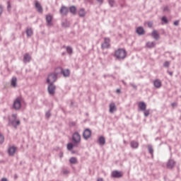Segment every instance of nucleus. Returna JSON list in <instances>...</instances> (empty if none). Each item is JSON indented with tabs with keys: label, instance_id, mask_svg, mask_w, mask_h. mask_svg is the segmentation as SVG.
Segmentation results:
<instances>
[{
	"label": "nucleus",
	"instance_id": "de8ad7c7",
	"mask_svg": "<svg viewBox=\"0 0 181 181\" xmlns=\"http://www.w3.org/2000/svg\"><path fill=\"white\" fill-rule=\"evenodd\" d=\"M172 107H177V103H173L171 104Z\"/></svg>",
	"mask_w": 181,
	"mask_h": 181
},
{
	"label": "nucleus",
	"instance_id": "f257e3e1",
	"mask_svg": "<svg viewBox=\"0 0 181 181\" xmlns=\"http://www.w3.org/2000/svg\"><path fill=\"white\" fill-rule=\"evenodd\" d=\"M11 117L13 119H8V125L9 127H13L14 129H18V127L21 125V120L17 119L18 118L17 114H13L11 115Z\"/></svg>",
	"mask_w": 181,
	"mask_h": 181
},
{
	"label": "nucleus",
	"instance_id": "ddd939ff",
	"mask_svg": "<svg viewBox=\"0 0 181 181\" xmlns=\"http://www.w3.org/2000/svg\"><path fill=\"white\" fill-rule=\"evenodd\" d=\"M151 36L155 39V40H159L160 36L159 35V33L156 31V30H153L151 33Z\"/></svg>",
	"mask_w": 181,
	"mask_h": 181
},
{
	"label": "nucleus",
	"instance_id": "c756f323",
	"mask_svg": "<svg viewBox=\"0 0 181 181\" xmlns=\"http://www.w3.org/2000/svg\"><path fill=\"white\" fill-rule=\"evenodd\" d=\"M148 149L149 153L151 155L152 158H153V148L151 145H148Z\"/></svg>",
	"mask_w": 181,
	"mask_h": 181
},
{
	"label": "nucleus",
	"instance_id": "5701e85b",
	"mask_svg": "<svg viewBox=\"0 0 181 181\" xmlns=\"http://www.w3.org/2000/svg\"><path fill=\"white\" fill-rule=\"evenodd\" d=\"M86 9L84 8H81L78 11V15L80 16V18H84V16H86Z\"/></svg>",
	"mask_w": 181,
	"mask_h": 181
},
{
	"label": "nucleus",
	"instance_id": "603ef678",
	"mask_svg": "<svg viewBox=\"0 0 181 181\" xmlns=\"http://www.w3.org/2000/svg\"><path fill=\"white\" fill-rule=\"evenodd\" d=\"M1 181H8V179H6V178L4 177V178H2V179H1Z\"/></svg>",
	"mask_w": 181,
	"mask_h": 181
},
{
	"label": "nucleus",
	"instance_id": "c85d7f7f",
	"mask_svg": "<svg viewBox=\"0 0 181 181\" xmlns=\"http://www.w3.org/2000/svg\"><path fill=\"white\" fill-rule=\"evenodd\" d=\"M17 83L18 78H16V77H13L11 80V86H13V87H16Z\"/></svg>",
	"mask_w": 181,
	"mask_h": 181
},
{
	"label": "nucleus",
	"instance_id": "09e8293b",
	"mask_svg": "<svg viewBox=\"0 0 181 181\" xmlns=\"http://www.w3.org/2000/svg\"><path fill=\"white\" fill-rule=\"evenodd\" d=\"M116 93H117V94H120L121 90L120 89H117Z\"/></svg>",
	"mask_w": 181,
	"mask_h": 181
},
{
	"label": "nucleus",
	"instance_id": "a211bd4d",
	"mask_svg": "<svg viewBox=\"0 0 181 181\" xmlns=\"http://www.w3.org/2000/svg\"><path fill=\"white\" fill-rule=\"evenodd\" d=\"M130 146L132 149H137L138 146H139V143L136 141H132L130 142Z\"/></svg>",
	"mask_w": 181,
	"mask_h": 181
},
{
	"label": "nucleus",
	"instance_id": "cd10ccee",
	"mask_svg": "<svg viewBox=\"0 0 181 181\" xmlns=\"http://www.w3.org/2000/svg\"><path fill=\"white\" fill-rule=\"evenodd\" d=\"M156 45V44H155V42H148L146 43V47H148L149 49H152V47H155Z\"/></svg>",
	"mask_w": 181,
	"mask_h": 181
},
{
	"label": "nucleus",
	"instance_id": "f8f14e48",
	"mask_svg": "<svg viewBox=\"0 0 181 181\" xmlns=\"http://www.w3.org/2000/svg\"><path fill=\"white\" fill-rule=\"evenodd\" d=\"M60 13L62 15V16H66V15L69 13V8L63 6L60 9Z\"/></svg>",
	"mask_w": 181,
	"mask_h": 181
},
{
	"label": "nucleus",
	"instance_id": "6e6552de",
	"mask_svg": "<svg viewBox=\"0 0 181 181\" xmlns=\"http://www.w3.org/2000/svg\"><path fill=\"white\" fill-rule=\"evenodd\" d=\"M123 173L121 171L114 170L112 172V177H115V179H119L122 176H123Z\"/></svg>",
	"mask_w": 181,
	"mask_h": 181
},
{
	"label": "nucleus",
	"instance_id": "39448f33",
	"mask_svg": "<svg viewBox=\"0 0 181 181\" xmlns=\"http://www.w3.org/2000/svg\"><path fill=\"white\" fill-rule=\"evenodd\" d=\"M72 139L74 143L77 145V144H80V142H81V136L78 132H76L73 134Z\"/></svg>",
	"mask_w": 181,
	"mask_h": 181
},
{
	"label": "nucleus",
	"instance_id": "20e7f679",
	"mask_svg": "<svg viewBox=\"0 0 181 181\" xmlns=\"http://www.w3.org/2000/svg\"><path fill=\"white\" fill-rule=\"evenodd\" d=\"M13 110H15L16 111H19L21 108H22V104L21 103V98H17L13 104L12 106Z\"/></svg>",
	"mask_w": 181,
	"mask_h": 181
},
{
	"label": "nucleus",
	"instance_id": "4d7b16f0",
	"mask_svg": "<svg viewBox=\"0 0 181 181\" xmlns=\"http://www.w3.org/2000/svg\"><path fill=\"white\" fill-rule=\"evenodd\" d=\"M2 40V38L0 37V40Z\"/></svg>",
	"mask_w": 181,
	"mask_h": 181
},
{
	"label": "nucleus",
	"instance_id": "f03ea898",
	"mask_svg": "<svg viewBox=\"0 0 181 181\" xmlns=\"http://www.w3.org/2000/svg\"><path fill=\"white\" fill-rule=\"evenodd\" d=\"M115 57L117 60H124L127 57V51L124 49L119 48L115 52Z\"/></svg>",
	"mask_w": 181,
	"mask_h": 181
},
{
	"label": "nucleus",
	"instance_id": "f3484780",
	"mask_svg": "<svg viewBox=\"0 0 181 181\" xmlns=\"http://www.w3.org/2000/svg\"><path fill=\"white\" fill-rule=\"evenodd\" d=\"M117 111V106H115V103H111L110 105V114H114Z\"/></svg>",
	"mask_w": 181,
	"mask_h": 181
},
{
	"label": "nucleus",
	"instance_id": "1a4fd4ad",
	"mask_svg": "<svg viewBox=\"0 0 181 181\" xmlns=\"http://www.w3.org/2000/svg\"><path fill=\"white\" fill-rule=\"evenodd\" d=\"M83 136L84 139H89V138H91V130H90V129H86L83 133Z\"/></svg>",
	"mask_w": 181,
	"mask_h": 181
},
{
	"label": "nucleus",
	"instance_id": "2eb2a0df",
	"mask_svg": "<svg viewBox=\"0 0 181 181\" xmlns=\"http://www.w3.org/2000/svg\"><path fill=\"white\" fill-rule=\"evenodd\" d=\"M59 69L61 70L60 74H63L64 77H69V76H70V70L69 69L64 70L62 68H60Z\"/></svg>",
	"mask_w": 181,
	"mask_h": 181
},
{
	"label": "nucleus",
	"instance_id": "9d476101",
	"mask_svg": "<svg viewBox=\"0 0 181 181\" xmlns=\"http://www.w3.org/2000/svg\"><path fill=\"white\" fill-rule=\"evenodd\" d=\"M175 165H176V162L173 159H170L167 162V168L168 169H173L175 168Z\"/></svg>",
	"mask_w": 181,
	"mask_h": 181
},
{
	"label": "nucleus",
	"instance_id": "dca6fc26",
	"mask_svg": "<svg viewBox=\"0 0 181 181\" xmlns=\"http://www.w3.org/2000/svg\"><path fill=\"white\" fill-rule=\"evenodd\" d=\"M153 86L156 88H160L162 87V82L159 79H156L153 82Z\"/></svg>",
	"mask_w": 181,
	"mask_h": 181
},
{
	"label": "nucleus",
	"instance_id": "a878e982",
	"mask_svg": "<svg viewBox=\"0 0 181 181\" xmlns=\"http://www.w3.org/2000/svg\"><path fill=\"white\" fill-rule=\"evenodd\" d=\"M69 11L71 13H72L73 15H76V13L77 12V8L75 6H72L69 7Z\"/></svg>",
	"mask_w": 181,
	"mask_h": 181
},
{
	"label": "nucleus",
	"instance_id": "c03bdc74",
	"mask_svg": "<svg viewBox=\"0 0 181 181\" xmlns=\"http://www.w3.org/2000/svg\"><path fill=\"white\" fill-rule=\"evenodd\" d=\"M45 117L47 118H49L50 117V112H47L46 114H45Z\"/></svg>",
	"mask_w": 181,
	"mask_h": 181
},
{
	"label": "nucleus",
	"instance_id": "2f4dec72",
	"mask_svg": "<svg viewBox=\"0 0 181 181\" xmlns=\"http://www.w3.org/2000/svg\"><path fill=\"white\" fill-rule=\"evenodd\" d=\"M66 52L69 54H73V48L71 47H66Z\"/></svg>",
	"mask_w": 181,
	"mask_h": 181
},
{
	"label": "nucleus",
	"instance_id": "7ed1b4c3",
	"mask_svg": "<svg viewBox=\"0 0 181 181\" xmlns=\"http://www.w3.org/2000/svg\"><path fill=\"white\" fill-rule=\"evenodd\" d=\"M57 81V74L52 73L49 74L47 78V84H54Z\"/></svg>",
	"mask_w": 181,
	"mask_h": 181
},
{
	"label": "nucleus",
	"instance_id": "423d86ee",
	"mask_svg": "<svg viewBox=\"0 0 181 181\" xmlns=\"http://www.w3.org/2000/svg\"><path fill=\"white\" fill-rule=\"evenodd\" d=\"M111 42V40H110L109 37H105L104 38V42L101 45V49L103 50L105 49H110L111 45H110V42Z\"/></svg>",
	"mask_w": 181,
	"mask_h": 181
},
{
	"label": "nucleus",
	"instance_id": "79ce46f5",
	"mask_svg": "<svg viewBox=\"0 0 181 181\" xmlns=\"http://www.w3.org/2000/svg\"><path fill=\"white\" fill-rule=\"evenodd\" d=\"M7 4H8L7 6L8 11H11V1H8Z\"/></svg>",
	"mask_w": 181,
	"mask_h": 181
},
{
	"label": "nucleus",
	"instance_id": "e433bc0d",
	"mask_svg": "<svg viewBox=\"0 0 181 181\" xmlns=\"http://www.w3.org/2000/svg\"><path fill=\"white\" fill-rule=\"evenodd\" d=\"M164 67H169L170 66V62L169 61H165L163 64Z\"/></svg>",
	"mask_w": 181,
	"mask_h": 181
},
{
	"label": "nucleus",
	"instance_id": "393cba45",
	"mask_svg": "<svg viewBox=\"0 0 181 181\" xmlns=\"http://www.w3.org/2000/svg\"><path fill=\"white\" fill-rule=\"evenodd\" d=\"M98 142H99V145H102V146L105 145V138L104 136H101L98 139Z\"/></svg>",
	"mask_w": 181,
	"mask_h": 181
},
{
	"label": "nucleus",
	"instance_id": "a18cd8bd",
	"mask_svg": "<svg viewBox=\"0 0 181 181\" xmlns=\"http://www.w3.org/2000/svg\"><path fill=\"white\" fill-rule=\"evenodd\" d=\"M148 28H152V26H153V23L152 22H149L148 23Z\"/></svg>",
	"mask_w": 181,
	"mask_h": 181
},
{
	"label": "nucleus",
	"instance_id": "aec40b11",
	"mask_svg": "<svg viewBox=\"0 0 181 181\" xmlns=\"http://www.w3.org/2000/svg\"><path fill=\"white\" fill-rule=\"evenodd\" d=\"M8 152L10 156H12V155H13L16 152V147L15 146L10 147L8 150Z\"/></svg>",
	"mask_w": 181,
	"mask_h": 181
},
{
	"label": "nucleus",
	"instance_id": "49530a36",
	"mask_svg": "<svg viewBox=\"0 0 181 181\" xmlns=\"http://www.w3.org/2000/svg\"><path fill=\"white\" fill-rule=\"evenodd\" d=\"M174 25H175V26H179V21H175L174 22Z\"/></svg>",
	"mask_w": 181,
	"mask_h": 181
},
{
	"label": "nucleus",
	"instance_id": "4c0bfd02",
	"mask_svg": "<svg viewBox=\"0 0 181 181\" xmlns=\"http://www.w3.org/2000/svg\"><path fill=\"white\" fill-rule=\"evenodd\" d=\"M115 1L114 0H109V5L112 7L114 6V4H115Z\"/></svg>",
	"mask_w": 181,
	"mask_h": 181
},
{
	"label": "nucleus",
	"instance_id": "6e6d98bb",
	"mask_svg": "<svg viewBox=\"0 0 181 181\" xmlns=\"http://www.w3.org/2000/svg\"><path fill=\"white\" fill-rule=\"evenodd\" d=\"M123 84H124V86H127V83L124 81H123Z\"/></svg>",
	"mask_w": 181,
	"mask_h": 181
},
{
	"label": "nucleus",
	"instance_id": "9b49d317",
	"mask_svg": "<svg viewBox=\"0 0 181 181\" xmlns=\"http://www.w3.org/2000/svg\"><path fill=\"white\" fill-rule=\"evenodd\" d=\"M35 6L39 13H43V7H42V5L40 3H39V1H35Z\"/></svg>",
	"mask_w": 181,
	"mask_h": 181
},
{
	"label": "nucleus",
	"instance_id": "0eeeda50",
	"mask_svg": "<svg viewBox=\"0 0 181 181\" xmlns=\"http://www.w3.org/2000/svg\"><path fill=\"white\" fill-rule=\"evenodd\" d=\"M47 90L49 95H54V94H56V85L54 83H48Z\"/></svg>",
	"mask_w": 181,
	"mask_h": 181
},
{
	"label": "nucleus",
	"instance_id": "6ab92c4d",
	"mask_svg": "<svg viewBox=\"0 0 181 181\" xmlns=\"http://www.w3.org/2000/svg\"><path fill=\"white\" fill-rule=\"evenodd\" d=\"M23 60L25 63H29L32 60V57L29 54L26 53L23 57Z\"/></svg>",
	"mask_w": 181,
	"mask_h": 181
},
{
	"label": "nucleus",
	"instance_id": "72a5a7b5",
	"mask_svg": "<svg viewBox=\"0 0 181 181\" xmlns=\"http://www.w3.org/2000/svg\"><path fill=\"white\" fill-rule=\"evenodd\" d=\"M62 28H69V22H67V21L62 22Z\"/></svg>",
	"mask_w": 181,
	"mask_h": 181
},
{
	"label": "nucleus",
	"instance_id": "a19ab883",
	"mask_svg": "<svg viewBox=\"0 0 181 181\" xmlns=\"http://www.w3.org/2000/svg\"><path fill=\"white\" fill-rule=\"evenodd\" d=\"M130 86H131L133 88H134V90H136V88H138V87L136 86V85H135V83H130Z\"/></svg>",
	"mask_w": 181,
	"mask_h": 181
},
{
	"label": "nucleus",
	"instance_id": "b1692460",
	"mask_svg": "<svg viewBox=\"0 0 181 181\" xmlns=\"http://www.w3.org/2000/svg\"><path fill=\"white\" fill-rule=\"evenodd\" d=\"M52 16L48 15L46 16V22H47L48 26L52 25Z\"/></svg>",
	"mask_w": 181,
	"mask_h": 181
},
{
	"label": "nucleus",
	"instance_id": "37998d69",
	"mask_svg": "<svg viewBox=\"0 0 181 181\" xmlns=\"http://www.w3.org/2000/svg\"><path fill=\"white\" fill-rule=\"evenodd\" d=\"M97 2H98V4H100V5H103V4H104V0H96Z\"/></svg>",
	"mask_w": 181,
	"mask_h": 181
},
{
	"label": "nucleus",
	"instance_id": "3c124183",
	"mask_svg": "<svg viewBox=\"0 0 181 181\" xmlns=\"http://www.w3.org/2000/svg\"><path fill=\"white\" fill-rule=\"evenodd\" d=\"M63 157V152H61L60 153H59V158H62Z\"/></svg>",
	"mask_w": 181,
	"mask_h": 181
},
{
	"label": "nucleus",
	"instance_id": "473e14b6",
	"mask_svg": "<svg viewBox=\"0 0 181 181\" xmlns=\"http://www.w3.org/2000/svg\"><path fill=\"white\" fill-rule=\"evenodd\" d=\"M4 141H5V136H4V134L0 133V144H4Z\"/></svg>",
	"mask_w": 181,
	"mask_h": 181
},
{
	"label": "nucleus",
	"instance_id": "4468645a",
	"mask_svg": "<svg viewBox=\"0 0 181 181\" xmlns=\"http://www.w3.org/2000/svg\"><path fill=\"white\" fill-rule=\"evenodd\" d=\"M138 107L140 111H145L146 110V103H145V102H139Z\"/></svg>",
	"mask_w": 181,
	"mask_h": 181
},
{
	"label": "nucleus",
	"instance_id": "8fccbe9b",
	"mask_svg": "<svg viewBox=\"0 0 181 181\" xmlns=\"http://www.w3.org/2000/svg\"><path fill=\"white\" fill-rule=\"evenodd\" d=\"M168 74H170V76H173V71H168Z\"/></svg>",
	"mask_w": 181,
	"mask_h": 181
},
{
	"label": "nucleus",
	"instance_id": "5fc2aeb1",
	"mask_svg": "<svg viewBox=\"0 0 181 181\" xmlns=\"http://www.w3.org/2000/svg\"><path fill=\"white\" fill-rule=\"evenodd\" d=\"M71 153H76V151H71Z\"/></svg>",
	"mask_w": 181,
	"mask_h": 181
},
{
	"label": "nucleus",
	"instance_id": "7c9ffc66",
	"mask_svg": "<svg viewBox=\"0 0 181 181\" xmlns=\"http://www.w3.org/2000/svg\"><path fill=\"white\" fill-rule=\"evenodd\" d=\"M69 162L73 165H76L77 163V158L76 157H72L69 159Z\"/></svg>",
	"mask_w": 181,
	"mask_h": 181
},
{
	"label": "nucleus",
	"instance_id": "f704fd0d",
	"mask_svg": "<svg viewBox=\"0 0 181 181\" xmlns=\"http://www.w3.org/2000/svg\"><path fill=\"white\" fill-rule=\"evenodd\" d=\"M144 117H149V114H151V110H144Z\"/></svg>",
	"mask_w": 181,
	"mask_h": 181
},
{
	"label": "nucleus",
	"instance_id": "412c9836",
	"mask_svg": "<svg viewBox=\"0 0 181 181\" xmlns=\"http://www.w3.org/2000/svg\"><path fill=\"white\" fill-rule=\"evenodd\" d=\"M136 32L139 35H145V30H144V28H142V27L137 28Z\"/></svg>",
	"mask_w": 181,
	"mask_h": 181
},
{
	"label": "nucleus",
	"instance_id": "58836bf2",
	"mask_svg": "<svg viewBox=\"0 0 181 181\" xmlns=\"http://www.w3.org/2000/svg\"><path fill=\"white\" fill-rule=\"evenodd\" d=\"M163 12H169V7L167 6H164Z\"/></svg>",
	"mask_w": 181,
	"mask_h": 181
},
{
	"label": "nucleus",
	"instance_id": "c9c22d12",
	"mask_svg": "<svg viewBox=\"0 0 181 181\" xmlns=\"http://www.w3.org/2000/svg\"><path fill=\"white\" fill-rule=\"evenodd\" d=\"M161 21L165 23H169V21H168V18H166L165 16H163Z\"/></svg>",
	"mask_w": 181,
	"mask_h": 181
},
{
	"label": "nucleus",
	"instance_id": "bb28decb",
	"mask_svg": "<svg viewBox=\"0 0 181 181\" xmlns=\"http://www.w3.org/2000/svg\"><path fill=\"white\" fill-rule=\"evenodd\" d=\"M74 146H77L76 144H73V143H69L67 144V150L68 151H71V149H73V148H74Z\"/></svg>",
	"mask_w": 181,
	"mask_h": 181
},
{
	"label": "nucleus",
	"instance_id": "ea45409f",
	"mask_svg": "<svg viewBox=\"0 0 181 181\" xmlns=\"http://www.w3.org/2000/svg\"><path fill=\"white\" fill-rule=\"evenodd\" d=\"M4 12V7L2 6V5L0 4V16L2 15Z\"/></svg>",
	"mask_w": 181,
	"mask_h": 181
},
{
	"label": "nucleus",
	"instance_id": "4be33fe9",
	"mask_svg": "<svg viewBox=\"0 0 181 181\" xmlns=\"http://www.w3.org/2000/svg\"><path fill=\"white\" fill-rule=\"evenodd\" d=\"M26 35L28 37H30L33 35V30L32 28H27Z\"/></svg>",
	"mask_w": 181,
	"mask_h": 181
},
{
	"label": "nucleus",
	"instance_id": "864d4df0",
	"mask_svg": "<svg viewBox=\"0 0 181 181\" xmlns=\"http://www.w3.org/2000/svg\"><path fill=\"white\" fill-rule=\"evenodd\" d=\"M97 181H104V179H103V178H98Z\"/></svg>",
	"mask_w": 181,
	"mask_h": 181
}]
</instances>
